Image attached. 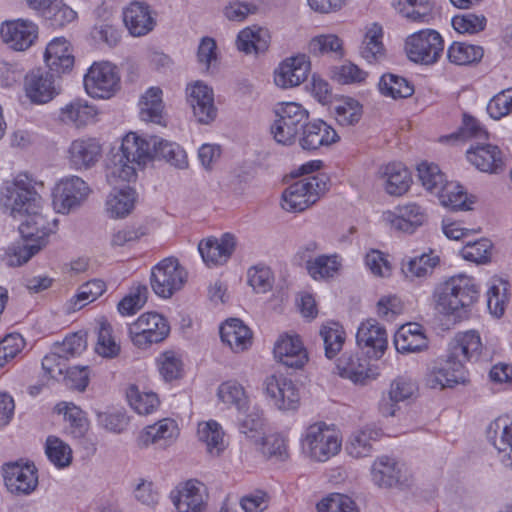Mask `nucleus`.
<instances>
[{
	"label": "nucleus",
	"mask_w": 512,
	"mask_h": 512,
	"mask_svg": "<svg viewBox=\"0 0 512 512\" xmlns=\"http://www.w3.org/2000/svg\"><path fill=\"white\" fill-rule=\"evenodd\" d=\"M372 481L380 488L400 489L412 485V475L404 464L388 456L377 458L371 468Z\"/></svg>",
	"instance_id": "nucleus-13"
},
{
	"label": "nucleus",
	"mask_w": 512,
	"mask_h": 512,
	"mask_svg": "<svg viewBox=\"0 0 512 512\" xmlns=\"http://www.w3.org/2000/svg\"><path fill=\"white\" fill-rule=\"evenodd\" d=\"M342 46V40L334 34L319 35L309 42V52L314 56L333 52L342 57L344 54Z\"/></svg>",
	"instance_id": "nucleus-57"
},
{
	"label": "nucleus",
	"mask_w": 512,
	"mask_h": 512,
	"mask_svg": "<svg viewBox=\"0 0 512 512\" xmlns=\"http://www.w3.org/2000/svg\"><path fill=\"white\" fill-rule=\"evenodd\" d=\"M58 220L34 212V255L47 246L49 237L56 233Z\"/></svg>",
	"instance_id": "nucleus-48"
},
{
	"label": "nucleus",
	"mask_w": 512,
	"mask_h": 512,
	"mask_svg": "<svg viewBox=\"0 0 512 512\" xmlns=\"http://www.w3.org/2000/svg\"><path fill=\"white\" fill-rule=\"evenodd\" d=\"M489 442L504 453L502 462L512 469V421L508 417H499L487 429Z\"/></svg>",
	"instance_id": "nucleus-24"
},
{
	"label": "nucleus",
	"mask_w": 512,
	"mask_h": 512,
	"mask_svg": "<svg viewBox=\"0 0 512 512\" xmlns=\"http://www.w3.org/2000/svg\"><path fill=\"white\" fill-rule=\"evenodd\" d=\"M379 435V431L371 428L354 432L346 443L347 453L354 458L370 456L373 451V442Z\"/></svg>",
	"instance_id": "nucleus-42"
},
{
	"label": "nucleus",
	"mask_w": 512,
	"mask_h": 512,
	"mask_svg": "<svg viewBox=\"0 0 512 512\" xmlns=\"http://www.w3.org/2000/svg\"><path fill=\"white\" fill-rule=\"evenodd\" d=\"M136 192L130 187L114 190L106 201V210L112 218H123L134 208Z\"/></svg>",
	"instance_id": "nucleus-41"
},
{
	"label": "nucleus",
	"mask_w": 512,
	"mask_h": 512,
	"mask_svg": "<svg viewBox=\"0 0 512 512\" xmlns=\"http://www.w3.org/2000/svg\"><path fill=\"white\" fill-rule=\"evenodd\" d=\"M217 395L223 403L233 405L239 411L243 410L248 402L244 388L236 381L222 383L218 388Z\"/></svg>",
	"instance_id": "nucleus-54"
},
{
	"label": "nucleus",
	"mask_w": 512,
	"mask_h": 512,
	"mask_svg": "<svg viewBox=\"0 0 512 512\" xmlns=\"http://www.w3.org/2000/svg\"><path fill=\"white\" fill-rule=\"evenodd\" d=\"M263 391L270 402L281 411H295L300 406L296 384L282 375H270L263 381Z\"/></svg>",
	"instance_id": "nucleus-14"
},
{
	"label": "nucleus",
	"mask_w": 512,
	"mask_h": 512,
	"mask_svg": "<svg viewBox=\"0 0 512 512\" xmlns=\"http://www.w3.org/2000/svg\"><path fill=\"white\" fill-rule=\"evenodd\" d=\"M362 114V105L353 98H346L335 107L336 120L341 126H353L357 124Z\"/></svg>",
	"instance_id": "nucleus-55"
},
{
	"label": "nucleus",
	"mask_w": 512,
	"mask_h": 512,
	"mask_svg": "<svg viewBox=\"0 0 512 512\" xmlns=\"http://www.w3.org/2000/svg\"><path fill=\"white\" fill-rule=\"evenodd\" d=\"M440 203L452 211H466L475 202L473 196L468 197L464 188L456 182H444L435 193Z\"/></svg>",
	"instance_id": "nucleus-34"
},
{
	"label": "nucleus",
	"mask_w": 512,
	"mask_h": 512,
	"mask_svg": "<svg viewBox=\"0 0 512 512\" xmlns=\"http://www.w3.org/2000/svg\"><path fill=\"white\" fill-rule=\"evenodd\" d=\"M329 178L320 173L291 184L282 195V208L289 212H302L315 204L328 190Z\"/></svg>",
	"instance_id": "nucleus-6"
},
{
	"label": "nucleus",
	"mask_w": 512,
	"mask_h": 512,
	"mask_svg": "<svg viewBox=\"0 0 512 512\" xmlns=\"http://www.w3.org/2000/svg\"><path fill=\"white\" fill-rule=\"evenodd\" d=\"M336 369L342 378H347L356 385H366L378 376L366 357L349 352H344L337 359Z\"/></svg>",
	"instance_id": "nucleus-16"
},
{
	"label": "nucleus",
	"mask_w": 512,
	"mask_h": 512,
	"mask_svg": "<svg viewBox=\"0 0 512 512\" xmlns=\"http://www.w3.org/2000/svg\"><path fill=\"white\" fill-rule=\"evenodd\" d=\"M336 131L323 120L307 121L299 138V144L303 150L314 151L321 146H329L339 141Z\"/></svg>",
	"instance_id": "nucleus-22"
},
{
	"label": "nucleus",
	"mask_w": 512,
	"mask_h": 512,
	"mask_svg": "<svg viewBox=\"0 0 512 512\" xmlns=\"http://www.w3.org/2000/svg\"><path fill=\"white\" fill-rule=\"evenodd\" d=\"M68 153L73 168L89 169L99 161L102 147L95 138H80L71 143Z\"/></svg>",
	"instance_id": "nucleus-23"
},
{
	"label": "nucleus",
	"mask_w": 512,
	"mask_h": 512,
	"mask_svg": "<svg viewBox=\"0 0 512 512\" xmlns=\"http://www.w3.org/2000/svg\"><path fill=\"white\" fill-rule=\"evenodd\" d=\"M96 352L107 358H113L120 352V346L112 336V327L107 321H101L98 329Z\"/></svg>",
	"instance_id": "nucleus-58"
},
{
	"label": "nucleus",
	"mask_w": 512,
	"mask_h": 512,
	"mask_svg": "<svg viewBox=\"0 0 512 512\" xmlns=\"http://www.w3.org/2000/svg\"><path fill=\"white\" fill-rule=\"evenodd\" d=\"M479 290L475 280L459 274L440 283L434 290L435 309L456 319L467 318L470 307L477 301Z\"/></svg>",
	"instance_id": "nucleus-4"
},
{
	"label": "nucleus",
	"mask_w": 512,
	"mask_h": 512,
	"mask_svg": "<svg viewBox=\"0 0 512 512\" xmlns=\"http://www.w3.org/2000/svg\"><path fill=\"white\" fill-rule=\"evenodd\" d=\"M54 411L63 414L64 420L69 423L70 433L75 438H82L89 428V421L85 412L72 402L62 401L55 405Z\"/></svg>",
	"instance_id": "nucleus-38"
},
{
	"label": "nucleus",
	"mask_w": 512,
	"mask_h": 512,
	"mask_svg": "<svg viewBox=\"0 0 512 512\" xmlns=\"http://www.w3.org/2000/svg\"><path fill=\"white\" fill-rule=\"evenodd\" d=\"M170 332L168 321L156 312L142 314L129 326V337L140 349L162 342Z\"/></svg>",
	"instance_id": "nucleus-9"
},
{
	"label": "nucleus",
	"mask_w": 512,
	"mask_h": 512,
	"mask_svg": "<svg viewBox=\"0 0 512 512\" xmlns=\"http://www.w3.org/2000/svg\"><path fill=\"white\" fill-rule=\"evenodd\" d=\"M148 288L146 285H138L118 303V311L121 315H133L140 310L147 300Z\"/></svg>",
	"instance_id": "nucleus-63"
},
{
	"label": "nucleus",
	"mask_w": 512,
	"mask_h": 512,
	"mask_svg": "<svg viewBox=\"0 0 512 512\" xmlns=\"http://www.w3.org/2000/svg\"><path fill=\"white\" fill-rule=\"evenodd\" d=\"M405 51L410 61L421 65H433L443 54L444 41L436 30H420L407 37Z\"/></svg>",
	"instance_id": "nucleus-8"
},
{
	"label": "nucleus",
	"mask_w": 512,
	"mask_h": 512,
	"mask_svg": "<svg viewBox=\"0 0 512 512\" xmlns=\"http://www.w3.org/2000/svg\"><path fill=\"white\" fill-rule=\"evenodd\" d=\"M417 171L422 185L431 193H436L445 182L444 174L436 164L423 162L418 165Z\"/></svg>",
	"instance_id": "nucleus-62"
},
{
	"label": "nucleus",
	"mask_w": 512,
	"mask_h": 512,
	"mask_svg": "<svg viewBox=\"0 0 512 512\" xmlns=\"http://www.w3.org/2000/svg\"><path fill=\"white\" fill-rule=\"evenodd\" d=\"M416 389V384L411 379L397 377L390 385L388 396L383 397L379 403L380 413L385 417L394 416L397 404L410 398Z\"/></svg>",
	"instance_id": "nucleus-29"
},
{
	"label": "nucleus",
	"mask_w": 512,
	"mask_h": 512,
	"mask_svg": "<svg viewBox=\"0 0 512 512\" xmlns=\"http://www.w3.org/2000/svg\"><path fill=\"white\" fill-rule=\"evenodd\" d=\"M127 398L130 406L140 415H148L159 406V399L156 393H140L134 385L127 391Z\"/></svg>",
	"instance_id": "nucleus-53"
},
{
	"label": "nucleus",
	"mask_w": 512,
	"mask_h": 512,
	"mask_svg": "<svg viewBox=\"0 0 512 512\" xmlns=\"http://www.w3.org/2000/svg\"><path fill=\"white\" fill-rule=\"evenodd\" d=\"M453 28L459 33L476 34L483 31L487 24L484 15L464 13L455 15L451 20Z\"/></svg>",
	"instance_id": "nucleus-59"
},
{
	"label": "nucleus",
	"mask_w": 512,
	"mask_h": 512,
	"mask_svg": "<svg viewBox=\"0 0 512 512\" xmlns=\"http://www.w3.org/2000/svg\"><path fill=\"white\" fill-rule=\"evenodd\" d=\"M467 159L483 172L497 173L503 167L502 153L497 146L482 144L467 150Z\"/></svg>",
	"instance_id": "nucleus-30"
},
{
	"label": "nucleus",
	"mask_w": 512,
	"mask_h": 512,
	"mask_svg": "<svg viewBox=\"0 0 512 512\" xmlns=\"http://www.w3.org/2000/svg\"><path fill=\"white\" fill-rule=\"evenodd\" d=\"M154 159L165 160L178 169L188 167L187 154L179 144L157 136L146 140L131 132L123 138L120 149L110 158L107 176L130 182L137 176L133 164L145 165Z\"/></svg>",
	"instance_id": "nucleus-1"
},
{
	"label": "nucleus",
	"mask_w": 512,
	"mask_h": 512,
	"mask_svg": "<svg viewBox=\"0 0 512 512\" xmlns=\"http://www.w3.org/2000/svg\"><path fill=\"white\" fill-rule=\"evenodd\" d=\"M236 248V238L230 233H225L221 238L210 237L200 241L198 250L203 261L208 266L222 265L226 263Z\"/></svg>",
	"instance_id": "nucleus-19"
},
{
	"label": "nucleus",
	"mask_w": 512,
	"mask_h": 512,
	"mask_svg": "<svg viewBox=\"0 0 512 512\" xmlns=\"http://www.w3.org/2000/svg\"><path fill=\"white\" fill-rule=\"evenodd\" d=\"M160 375L167 382L179 379L183 375V363L173 351H166L157 358Z\"/></svg>",
	"instance_id": "nucleus-56"
},
{
	"label": "nucleus",
	"mask_w": 512,
	"mask_h": 512,
	"mask_svg": "<svg viewBox=\"0 0 512 512\" xmlns=\"http://www.w3.org/2000/svg\"><path fill=\"white\" fill-rule=\"evenodd\" d=\"M310 71L306 55H298L284 60L275 71L274 82L281 88H291L304 82Z\"/></svg>",
	"instance_id": "nucleus-20"
},
{
	"label": "nucleus",
	"mask_w": 512,
	"mask_h": 512,
	"mask_svg": "<svg viewBox=\"0 0 512 512\" xmlns=\"http://www.w3.org/2000/svg\"><path fill=\"white\" fill-rule=\"evenodd\" d=\"M187 102L193 115L200 124L212 123L218 114L214 103L213 89L201 81H197L186 88Z\"/></svg>",
	"instance_id": "nucleus-15"
},
{
	"label": "nucleus",
	"mask_w": 512,
	"mask_h": 512,
	"mask_svg": "<svg viewBox=\"0 0 512 512\" xmlns=\"http://www.w3.org/2000/svg\"><path fill=\"white\" fill-rule=\"evenodd\" d=\"M340 267L341 263L338 261L337 255H320L306 263L309 275L315 280L332 278Z\"/></svg>",
	"instance_id": "nucleus-47"
},
{
	"label": "nucleus",
	"mask_w": 512,
	"mask_h": 512,
	"mask_svg": "<svg viewBox=\"0 0 512 512\" xmlns=\"http://www.w3.org/2000/svg\"><path fill=\"white\" fill-rule=\"evenodd\" d=\"M302 445L312 459L325 462L340 451L341 441L333 430L320 422L307 428Z\"/></svg>",
	"instance_id": "nucleus-10"
},
{
	"label": "nucleus",
	"mask_w": 512,
	"mask_h": 512,
	"mask_svg": "<svg viewBox=\"0 0 512 512\" xmlns=\"http://www.w3.org/2000/svg\"><path fill=\"white\" fill-rule=\"evenodd\" d=\"M439 256L423 253L420 256L411 258L407 264L402 265V272L406 278H425L430 275L439 264Z\"/></svg>",
	"instance_id": "nucleus-45"
},
{
	"label": "nucleus",
	"mask_w": 512,
	"mask_h": 512,
	"mask_svg": "<svg viewBox=\"0 0 512 512\" xmlns=\"http://www.w3.org/2000/svg\"><path fill=\"white\" fill-rule=\"evenodd\" d=\"M61 92L60 84L54 74L46 73L34 79V104H46Z\"/></svg>",
	"instance_id": "nucleus-51"
},
{
	"label": "nucleus",
	"mask_w": 512,
	"mask_h": 512,
	"mask_svg": "<svg viewBox=\"0 0 512 512\" xmlns=\"http://www.w3.org/2000/svg\"><path fill=\"white\" fill-rule=\"evenodd\" d=\"M47 1L50 4H47L48 7L43 10L41 16L49 22L50 26L60 28L76 19L77 13L72 8L63 4L61 0H56L55 2Z\"/></svg>",
	"instance_id": "nucleus-50"
},
{
	"label": "nucleus",
	"mask_w": 512,
	"mask_h": 512,
	"mask_svg": "<svg viewBox=\"0 0 512 512\" xmlns=\"http://www.w3.org/2000/svg\"><path fill=\"white\" fill-rule=\"evenodd\" d=\"M44 61L49 70L57 75L73 68L74 56L64 37L54 38L46 47Z\"/></svg>",
	"instance_id": "nucleus-25"
},
{
	"label": "nucleus",
	"mask_w": 512,
	"mask_h": 512,
	"mask_svg": "<svg viewBox=\"0 0 512 512\" xmlns=\"http://www.w3.org/2000/svg\"><path fill=\"white\" fill-rule=\"evenodd\" d=\"M90 188L78 176L61 179L52 192V204L56 212L68 214L79 208L87 199Z\"/></svg>",
	"instance_id": "nucleus-12"
},
{
	"label": "nucleus",
	"mask_w": 512,
	"mask_h": 512,
	"mask_svg": "<svg viewBox=\"0 0 512 512\" xmlns=\"http://www.w3.org/2000/svg\"><path fill=\"white\" fill-rule=\"evenodd\" d=\"M177 435V424L174 420L166 418L147 426L139 435L138 443L140 447H148L153 444L165 448L176 439Z\"/></svg>",
	"instance_id": "nucleus-27"
},
{
	"label": "nucleus",
	"mask_w": 512,
	"mask_h": 512,
	"mask_svg": "<svg viewBox=\"0 0 512 512\" xmlns=\"http://www.w3.org/2000/svg\"><path fill=\"white\" fill-rule=\"evenodd\" d=\"M97 115V110L86 100L75 99L61 109L60 119L67 124L83 127L92 123Z\"/></svg>",
	"instance_id": "nucleus-36"
},
{
	"label": "nucleus",
	"mask_w": 512,
	"mask_h": 512,
	"mask_svg": "<svg viewBox=\"0 0 512 512\" xmlns=\"http://www.w3.org/2000/svg\"><path fill=\"white\" fill-rule=\"evenodd\" d=\"M482 343L476 331L457 334L450 342L446 358L438 361L427 375L426 383L432 389L453 388L467 380L464 363L477 361Z\"/></svg>",
	"instance_id": "nucleus-3"
},
{
	"label": "nucleus",
	"mask_w": 512,
	"mask_h": 512,
	"mask_svg": "<svg viewBox=\"0 0 512 512\" xmlns=\"http://www.w3.org/2000/svg\"><path fill=\"white\" fill-rule=\"evenodd\" d=\"M84 87L93 98H110L120 88L117 67L110 62H95L84 76Z\"/></svg>",
	"instance_id": "nucleus-11"
},
{
	"label": "nucleus",
	"mask_w": 512,
	"mask_h": 512,
	"mask_svg": "<svg viewBox=\"0 0 512 512\" xmlns=\"http://www.w3.org/2000/svg\"><path fill=\"white\" fill-rule=\"evenodd\" d=\"M356 341L359 347L367 348L369 357L379 359L387 349V332L375 319H368L359 326Z\"/></svg>",
	"instance_id": "nucleus-17"
},
{
	"label": "nucleus",
	"mask_w": 512,
	"mask_h": 512,
	"mask_svg": "<svg viewBox=\"0 0 512 512\" xmlns=\"http://www.w3.org/2000/svg\"><path fill=\"white\" fill-rule=\"evenodd\" d=\"M487 113L495 120L512 112V88L502 90L487 104Z\"/></svg>",
	"instance_id": "nucleus-64"
},
{
	"label": "nucleus",
	"mask_w": 512,
	"mask_h": 512,
	"mask_svg": "<svg viewBox=\"0 0 512 512\" xmlns=\"http://www.w3.org/2000/svg\"><path fill=\"white\" fill-rule=\"evenodd\" d=\"M199 439L206 443L209 452L219 454L224 449L223 431L216 421L206 422L198 429Z\"/></svg>",
	"instance_id": "nucleus-60"
},
{
	"label": "nucleus",
	"mask_w": 512,
	"mask_h": 512,
	"mask_svg": "<svg viewBox=\"0 0 512 512\" xmlns=\"http://www.w3.org/2000/svg\"><path fill=\"white\" fill-rule=\"evenodd\" d=\"M385 191L392 196L406 193L412 182L409 170L401 163H391L384 168L382 175Z\"/></svg>",
	"instance_id": "nucleus-35"
},
{
	"label": "nucleus",
	"mask_w": 512,
	"mask_h": 512,
	"mask_svg": "<svg viewBox=\"0 0 512 512\" xmlns=\"http://www.w3.org/2000/svg\"><path fill=\"white\" fill-rule=\"evenodd\" d=\"M408 329H399L394 336V345L399 353H415L428 347L425 334H410Z\"/></svg>",
	"instance_id": "nucleus-52"
},
{
	"label": "nucleus",
	"mask_w": 512,
	"mask_h": 512,
	"mask_svg": "<svg viewBox=\"0 0 512 512\" xmlns=\"http://www.w3.org/2000/svg\"><path fill=\"white\" fill-rule=\"evenodd\" d=\"M123 20L133 36L146 35L155 25L149 6L140 2H133L124 10Z\"/></svg>",
	"instance_id": "nucleus-31"
},
{
	"label": "nucleus",
	"mask_w": 512,
	"mask_h": 512,
	"mask_svg": "<svg viewBox=\"0 0 512 512\" xmlns=\"http://www.w3.org/2000/svg\"><path fill=\"white\" fill-rule=\"evenodd\" d=\"M45 454L57 468L68 467L72 462V449L56 436H48L45 443Z\"/></svg>",
	"instance_id": "nucleus-49"
},
{
	"label": "nucleus",
	"mask_w": 512,
	"mask_h": 512,
	"mask_svg": "<svg viewBox=\"0 0 512 512\" xmlns=\"http://www.w3.org/2000/svg\"><path fill=\"white\" fill-rule=\"evenodd\" d=\"M397 215L391 220L392 227L405 233H413L427 220L425 209L416 203L399 205Z\"/></svg>",
	"instance_id": "nucleus-33"
},
{
	"label": "nucleus",
	"mask_w": 512,
	"mask_h": 512,
	"mask_svg": "<svg viewBox=\"0 0 512 512\" xmlns=\"http://www.w3.org/2000/svg\"><path fill=\"white\" fill-rule=\"evenodd\" d=\"M382 37L383 30L378 23H373L365 33L360 46V55L370 64L380 62L385 57Z\"/></svg>",
	"instance_id": "nucleus-37"
},
{
	"label": "nucleus",
	"mask_w": 512,
	"mask_h": 512,
	"mask_svg": "<svg viewBox=\"0 0 512 512\" xmlns=\"http://www.w3.org/2000/svg\"><path fill=\"white\" fill-rule=\"evenodd\" d=\"M318 512H358L355 502L348 496L334 493L316 506Z\"/></svg>",
	"instance_id": "nucleus-61"
},
{
	"label": "nucleus",
	"mask_w": 512,
	"mask_h": 512,
	"mask_svg": "<svg viewBox=\"0 0 512 512\" xmlns=\"http://www.w3.org/2000/svg\"><path fill=\"white\" fill-rule=\"evenodd\" d=\"M273 353L277 361L293 369L303 368L308 361L307 351L298 335L280 336L274 345Z\"/></svg>",
	"instance_id": "nucleus-18"
},
{
	"label": "nucleus",
	"mask_w": 512,
	"mask_h": 512,
	"mask_svg": "<svg viewBox=\"0 0 512 512\" xmlns=\"http://www.w3.org/2000/svg\"><path fill=\"white\" fill-rule=\"evenodd\" d=\"M379 90L393 99L407 98L414 93V87L407 79L391 73L382 75Z\"/></svg>",
	"instance_id": "nucleus-46"
},
{
	"label": "nucleus",
	"mask_w": 512,
	"mask_h": 512,
	"mask_svg": "<svg viewBox=\"0 0 512 512\" xmlns=\"http://www.w3.org/2000/svg\"><path fill=\"white\" fill-rule=\"evenodd\" d=\"M220 338L234 352H242L252 343V332L242 320L230 318L220 326Z\"/></svg>",
	"instance_id": "nucleus-28"
},
{
	"label": "nucleus",
	"mask_w": 512,
	"mask_h": 512,
	"mask_svg": "<svg viewBox=\"0 0 512 512\" xmlns=\"http://www.w3.org/2000/svg\"><path fill=\"white\" fill-rule=\"evenodd\" d=\"M3 478L7 489L15 495H28L32 492V469L28 463H6Z\"/></svg>",
	"instance_id": "nucleus-26"
},
{
	"label": "nucleus",
	"mask_w": 512,
	"mask_h": 512,
	"mask_svg": "<svg viewBox=\"0 0 512 512\" xmlns=\"http://www.w3.org/2000/svg\"><path fill=\"white\" fill-rule=\"evenodd\" d=\"M484 49L466 42H453L447 50L448 60L455 65H471L481 61Z\"/></svg>",
	"instance_id": "nucleus-43"
},
{
	"label": "nucleus",
	"mask_w": 512,
	"mask_h": 512,
	"mask_svg": "<svg viewBox=\"0 0 512 512\" xmlns=\"http://www.w3.org/2000/svg\"><path fill=\"white\" fill-rule=\"evenodd\" d=\"M188 273L177 258L161 260L151 270L150 284L154 293L164 299L171 298L181 290L187 281Z\"/></svg>",
	"instance_id": "nucleus-7"
},
{
	"label": "nucleus",
	"mask_w": 512,
	"mask_h": 512,
	"mask_svg": "<svg viewBox=\"0 0 512 512\" xmlns=\"http://www.w3.org/2000/svg\"><path fill=\"white\" fill-rule=\"evenodd\" d=\"M1 202L14 218L26 216L19 225L20 239L5 251L2 261L9 267H19L32 257V178L28 173H19L12 182H7L1 191Z\"/></svg>",
	"instance_id": "nucleus-2"
},
{
	"label": "nucleus",
	"mask_w": 512,
	"mask_h": 512,
	"mask_svg": "<svg viewBox=\"0 0 512 512\" xmlns=\"http://www.w3.org/2000/svg\"><path fill=\"white\" fill-rule=\"evenodd\" d=\"M205 487L197 480H188L171 492V500L178 512H200L204 507Z\"/></svg>",
	"instance_id": "nucleus-21"
},
{
	"label": "nucleus",
	"mask_w": 512,
	"mask_h": 512,
	"mask_svg": "<svg viewBox=\"0 0 512 512\" xmlns=\"http://www.w3.org/2000/svg\"><path fill=\"white\" fill-rule=\"evenodd\" d=\"M67 361L66 356L53 348V351L42 359V370L47 381L39 386L34 385V394L39 393L42 386L47 385L49 381H59L68 368Z\"/></svg>",
	"instance_id": "nucleus-44"
},
{
	"label": "nucleus",
	"mask_w": 512,
	"mask_h": 512,
	"mask_svg": "<svg viewBox=\"0 0 512 512\" xmlns=\"http://www.w3.org/2000/svg\"><path fill=\"white\" fill-rule=\"evenodd\" d=\"M139 107L143 121L161 124L164 110L162 90L159 87H150L141 97Z\"/></svg>",
	"instance_id": "nucleus-39"
},
{
	"label": "nucleus",
	"mask_w": 512,
	"mask_h": 512,
	"mask_svg": "<svg viewBox=\"0 0 512 512\" xmlns=\"http://www.w3.org/2000/svg\"><path fill=\"white\" fill-rule=\"evenodd\" d=\"M319 334L323 340L325 356L334 359L342 350L346 340V332L338 322L330 321L323 324Z\"/></svg>",
	"instance_id": "nucleus-40"
},
{
	"label": "nucleus",
	"mask_w": 512,
	"mask_h": 512,
	"mask_svg": "<svg viewBox=\"0 0 512 512\" xmlns=\"http://www.w3.org/2000/svg\"><path fill=\"white\" fill-rule=\"evenodd\" d=\"M0 34L3 41L14 50L24 51L32 45V31L27 21H5L1 25Z\"/></svg>",
	"instance_id": "nucleus-32"
},
{
	"label": "nucleus",
	"mask_w": 512,
	"mask_h": 512,
	"mask_svg": "<svg viewBox=\"0 0 512 512\" xmlns=\"http://www.w3.org/2000/svg\"><path fill=\"white\" fill-rule=\"evenodd\" d=\"M274 111L276 118L270 127L273 138L285 146L294 144L309 120V112L296 102L279 103Z\"/></svg>",
	"instance_id": "nucleus-5"
}]
</instances>
